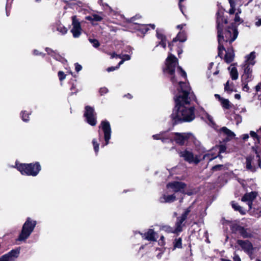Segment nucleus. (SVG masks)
I'll use <instances>...</instances> for the list:
<instances>
[{"mask_svg": "<svg viewBox=\"0 0 261 261\" xmlns=\"http://www.w3.org/2000/svg\"><path fill=\"white\" fill-rule=\"evenodd\" d=\"M177 64V59L169 53L166 60V67L164 71L171 75L172 83L177 86L178 92L174 97L175 106L171 115L174 123L191 122L195 117V108L191 105V102L195 100L196 97L188 84L178 81L175 77V71Z\"/></svg>", "mask_w": 261, "mask_h": 261, "instance_id": "nucleus-1", "label": "nucleus"}, {"mask_svg": "<svg viewBox=\"0 0 261 261\" xmlns=\"http://www.w3.org/2000/svg\"><path fill=\"white\" fill-rule=\"evenodd\" d=\"M227 23V19L223 17V12L222 10H219L217 13V24L218 30V56L222 58L223 51L225 50L224 44L229 42L230 44L234 41L238 37V32L236 27L232 26L231 28H228L223 33V29L224 24Z\"/></svg>", "mask_w": 261, "mask_h": 261, "instance_id": "nucleus-2", "label": "nucleus"}, {"mask_svg": "<svg viewBox=\"0 0 261 261\" xmlns=\"http://www.w3.org/2000/svg\"><path fill=\"white\" fill-rule=\"evenodd\" d=\"M191 133H170L168 132H163L160 134L154 135L152 138L154 140H161L163 143L172 142L173 140L180 145H184L188 139L192 138Z\"/></svg>", "mask_w": 261, "mask_h": 261, "instance_id": "nucleus-3", "label": "nucleus"}, {"mask_svg": "<svg viewBox=\"0 0 261 261\" xmlns=\"http://www.w3.org/2000/svg\"><path fill=\"white\" fill-rule=\"evenodd\" d=\"M16 166L21 174L36 176L41 170V166L38 162L30 164H16Z\"/></svg>", "mask_w": 261, "mask_h": 261, "instance_id": "nucleus-4", "label": "nucleus"}, {"mask_svg": "<svg viewBox=\"0 0 261 261\" xmlns=\"http://www.w3.org/2000/svg\"><path fill=\"white\" fill-rule=\"evenodd\" d=\"M37 222L30 218H28L23 224L21 232L20 233L18 240L20 241L26 240L33 231Z\"/></svg>", "mask_w": 261, "mask_h": 261, "instance_id": "nucleus-5", "label": "nucleus"}, {"mask_svg": "<svg viewBox=\"0 0 261 261\" xmlns=\"http://www.w3.org/2000/svg\"><path fill=\"white\" fill-rule=\"evenodd\" d=\"M179 157L189 164H198L201 161L200 154H195L189 149H185L178 151Z\"/></svg>", "mask_w": 261, "mask_h": 261, "instance_id": "nucleus-6", "label": "nucleus"}, {"mask_svg": "<svg viewBox=\"0 0 261 261\" xmlns=\"http://www.w3.org/2000/svg\"><path fill=\"white\" fill-rule=\"evenodd\" d=\"M261 169L260 157L257 152L255 155H250L246 158V169L251 172H255L257 169Z\"/></svg>", "mask_w": 261, "mask_h": 261, "instance_id": "nucleus-7", "label": "nucleus"}, {"mask_svg": "<svg viewBox=\"0 0 261 261\" xmlns=\"http://www.w3.org/2000/svg\"><path fill=\"white\" fill-rule=\"evenodd\" d=\"M99 128H101L104 135L105 143H101V147H105L109 143V141L111 137V128L109 122L107 120L102 121Z\"/></svg>", "mask_w": 261, "mask_h": 261, "instance_id": "nucleus-8", "label": "nucleus"}, {"mask_svg": "<svg viewBox=\"0 0 261 261\" xmlns=\"http://www.w3.org/2000/svg\"><path fill=\"white\" fill-rule=\"evenodd\" d=\"M84 117L86 118V122L91 126H95L96 124V114L94 111L93 108L87 106L85 107Z\"/></svg>", "mask_w": 261, "mask_h": 261, "instance_id": "nucleus-9", "label": "nucleus"}, {"mask_svg": "<svg viewBox=\"0 0 261 261\" xmlns=\"http://www.w3.org/2000/svg\"><path fill=\"white\" fill-rule=\"evenodd\" d=\"M191 211V206L186 208L180 217L177 218V220L175 224L174 232L177 233L182 230V223L186 220L188 215Z\"/></svg>", "mask_w": 261, "mask_h": 261, "instance_id": "nucleus-10", "label": "nucleus"}, {"mask_svg": "<svg viewBox=\"0 0 261 261\" xmlns=\"http://www.w3.org/2000/svg\"><path fill=\"white\" fill-rule=\"evenodd\" d=\"M167 189H171L175 193L180 192L185 193L186 184L183 182L174 181L167 184Z\"/></svg>", "mask_w": 261, "mask_h": 261, "instance_id": "nucleus-11", "label": "nucleus"}, {"mask_svg": "<svg viewBox=\"0 0 261 261\" xmlns=\"http://www.w3.org/2000/svg\"><path fill=\"white\" fill-rule=\"evenodd\" d=\"M72 28L71 32L72 33L73 36L74 38H78L81 34L82 28L81 23L76 16L72 17Z\"/></svg>", "mask_w": 261, "mask_h": 261, "instance_id": "nucleus-12", "label": "nucleus"}, {"mask_svg": "<svg viewBox=\"0 0 261 261\" xmlns=\"http://www.w3.org/2000/svg\"><path fill=\"white\" fill-rule=\"evenodd\" d=\"M20 253V249H13L0 257V261H14Z\"/></svg>", "mask_w": 261, "mask_h": 261, "instance_id": "nucleus-13", "label": "nucleus"}, {"mask_svg": "<svg viewBox=\"0 0 261 261\" xmlns=\"http://www.w3.org/2000/svg\"><path fill=\"white\" fill-rule=\"evenodd\" d=\"M237 242L245 252L248 255L252 254L253 247L252 243L249 241L238 240Z\"/></svg>", "mask_w": 261, "mask_h": 261, "instance_id": "nucleus-14", "label": "nucleus"}, {"mask_svg": "<svg viewBox=\"0 0 261 261\" xmlns=\"http://www.w3.org/2000/svg\"><path fill=\"white\" fill-rule=\"evenodd\" d=\"M257 192H251L246 193L242 198V201L246 202L248 210L252 208V202L257 196Z\"/></svg>", "mask_w": 261, "mask_h": 261, "instance_id": "nucleus-15", "label": "nucleus"}, {"mask_svg": "<svg viewBox=\"0 0 261 261\" xmlns=\"http://www.w3.org/2000/svg\"><path fill=\"white\" fill-rule=\"evenodd\" d=\"M219 132L221 135L226 137L224 141L226 142L232 139L236 136L235 134L233 132L225 126L221 128Z\"/></svg>", "mask_w": 261, "mask_h": 261, "instance_id": "nucleus-16", "label": "nucleus"}, {"mask_svg": "<svg viewBox=\"0 0 261 261\" xmlns=\"http://www.w3.org/2000/svg\"><path fill=\"white\" fill-rule=\"evenodd\" d=\"M236 230L243 238H250L253 236V232L250 229L245 228L241 226H238Z\"/></svg>", "mask_w": 261, "mask_h": 261, "instance_id": "nucleus-17", "label": "nucleus"}, {"mask_svg": "<svg viewBox=\"0 0 261 261\" xmlns=\"http://www.w3.org/2000/svg\"><path fill=\"white\" fill-rule=\"evenodd\" d=\"M253 79L252 75V69L249 67V65H245L244 68V73L242 75V81L250 82Z\"/></svg>", "mask_w": 261, "mask_h": 261, "instance_id": "nucleus-18", "label": "nucleus"}, {"mask_svg": "<svg viewBox=\"0 0 261 261\" xmlns=\"http://www.w3.org/2000/svg\"><path fill=\"white\" fill-rule=\"evenodd\" d=\"M45 50L49 55L53 57L56 60L61 62L63 63L67 62V61L62 57L56 50H53L52 49L48 47H46Z\"/></svg>", "mask_w": 261, "mask_h": 261, "instance_id": "nucleus-19", "label": "nucleus"}, {"mask_svg": "<svg viewBox=\"0 0 261 261\" xmlns=\"http://www.w3.org/2000/svg\"><path fill=\"white\" fill-rule=\"evenodd\" d=\"M144 239L150 241H156L158 238L157 234L152 230L149 229L148 231L144 234L141 233Z\"/></svg>", "mask_w": 261, "mask_h": 261, "instance_id": "nucleus-20", "label": "nucleus"}, {"mask_svg": "<svg viewBox=\"0 0 261 261\" xmlns=\"http://www.w3.org/2000/svg\"><path fill=\"white\" fill-rule=\"evenodd\" d=\"M176 200L175 194L166 195L164 194L160 198L159 201L161 203H171Z\"/></svg>", "mask_w": 261, "mask_h": 261, "instance_id": "nucleus-21", "label": "nucleus"}, {"mask_svg": "<svg viewBox=\"0 0 261 261\" xmlns=\"http://www.w3.org/2000/svg\"><path fill=\"white\" fill-rule=\"evenodd\" d=\"M187 40V38L185 33L180 32L179 33L176 37L174 38L171 43H169V47H170V49L171 51L172 50V46H173V43L177 41H179L180 42H185Z\"/></svg>", "mask_w": 261, "mask_h": 261, "instance_id": "nucleus-22", "label": "nucleus"}, {"mask_svg": "<svg viewBox=\"0 0 261 261\" xmlns=\"http://www.w3.org/2000/svg\"><path fill=\"white\" fill-rule=\"evenodd\" d=\"M156 37L158 39L160 40V42L156 45L155 47L158 46V45H161L164 48H165L166 47V37L161 33L159 30H156Z\"/></svg>", "mask_w": 261, "mask_h": 261, "instance_id": "nucleus-23", "label": "nucleus"}, {"mask_svg": "<svg viewBox=\"0 0 261 261\" xmlns=\"http://www.w3.org/2000/svg\"><path fill=\"white\" fill-rule=\"evenodd\" d=\"M226 51L224 60L226 62L229 63L233 60L234 54L232 48H228Z\"/></svg>", "mask_w": 261, "mask_h": 261, "instance_id": "nucleus-24", "label": "nucleus"}, {"mask_svg": "<svg viewBox=\"0 0 261 261\" xmlns=\"http://www.w3.org/2000/svg\"><path fill=\"white\" fill-rule=\"evenodd\" d=\"M199 113L202 119H206L210 123L214 124L213 117L208 114L202 108L200 109Z\"/></svg>", "mask_w": 261, "mask_h": 261, "instance_id": "nucleus-25", "label": "nucleus"}, {"mask_svg": "<svg viewBox=\"0 0 261 261\" xmlns=\"http://www.w3.org/2000/svg\"><path fill=\"white\" fill-rule=\"evenodd\" d=\"M228 69L230 71V75L232 80H236L238 79V72L236 67L233 65H231L230 67L228 68Z\"/></svg>", "mask_w": 261, "mask_h": 261, "instance_id": "nucleus-26", "label": "nucleus"}, {"mask_svg": "<svg viewBox=\"0 0 261 261\" xmlns=\"http://www.w3.org/2000/svg\"><path fill=\"white\" fill-rule=\"evenodd\" d=\"M255 57V52H254V51L251 52L250 54L247 55L246 57V63L245 64V65H249V66L250 65H251L252 66H253L255 63V62L254 61Z\"/></svg>", "mask_w": 261, "mask_h": 261, "instance_id": "nucleus-27", "label": "nucleus"}, {"mask_svg": "<svg viewBox=\"0 0 261 261\" xmlns=\"http://www.w3.org/2000/svg\"><path fill=\"white\" fill-rule=\"evenodd\" d=\"M231 205L232 208L236 211H238L242 215H244L246 213V211L244 208L240 206L237 203L234 202V201L231 202Z\"/></svg>", "mask_w": 261, "mask_h": 261, "instance_id": "nucleus-28", "label": "nucleus"}, {"mask_svg": "<svg viewBox=\"0 0 261 261\" xmlns=\"http://www.w3.org/2000/svg\"><path fill=\"white\" fill-rule=\"evenodd\" d=\"M237 0H229V3L230 6V9H229V13L230 14H233L234 13L236 9Z\"/></svg>", "mask_w": 261, "mask_h": 261, "instance_id": "nucleus-29", "label": "nucleus"}, {"mask_svg": "<svg viewBox=\"0 0 261 261\" xmlns=\"http://www.w3.org/2000/svg\"><path fill=\"white\" fill-rule=\"evenodd\" d=\"M174 249L182 247V239L181 238H176L173 242Z\"/></svg>", "mask_w": 261, "mask_h": 261, "instance_id": "nucleus-30", "label": "nucleus"}, {"mask_svg": "<svg viewBox=\"0 0 261 261\" xmlns=\"http://www.w3.org/2000/svg\"><path fill=\"white\" fill-rule=\"evenodd\" d=\"M221 101V105L224 109L228 110L231 108V105L228 99L223 98Z\"/></svg>", "mask_w": 261, "mask_h": 261, "instance_id": "nucleus-31", "label": "nucleus"}, {"mask_svg": "<svg viewBox=\"0 0 261 261\" xmlns=\"http://www.w3.org/2000/svg\"><path fill=\"white\" fill-rule=\"evenodd\" d=\"M57 30L63 35L66 34L68 31L67 29L62 24L58 25Z\"/></svg>", "mask_w": 261, "mask_h": 261, "instance_id": "nucleus-32", "label": "nucleus"}, {"mask_svg": "<svg viewBox=\"0 0 261 261\" xmlns=\"http://www.w3.org/2000/svg\"><path fill=\"white\" fill-rule=\"evenodd\" d=\"M250 135L251 137H252L253 138V139L254 140L255 143H259V141H260L259 137L256 132H255L254 131H250Z\"/></svg>", "mask_w": 261, "mask_h": 261, "instance_id": "nucleus-33", "label": "nucleus"}, {"mask_svg": "<svg viewBox=\"0 0 261 261\" xmlns=\"http://www.w3.org/2000/svg\"><path fill=\"white\" fill-rule=\"evenodd\" d=\"M216 158H217V156L214 155L213 154H212L211 153H206V154H205L203 156L202 158H201V160H208V161H211Z\"/></svg>", "mask_w": 261, "mask_h": 261, "instance_id": "nucleus-34", "label": "nucleus"}, {"mask_svg": "<svg viewBox=\"0 0 261 261\" xmlns=\"http://www.w3.org/2000/svg\"><path fill=\"white\" fill-rule=\"evenodd\" d=\"M227 168L223 165H217L212 167V170L213 171L218 170H225Z\"/></svg>", "mask_w": 261, "mask_h": 261, "instance_id": "nucleus-35", "label": "nucleus"}, {"mask_svg": "<svg viewBox=\"0 0 261 261\" xmlns=\"http://www.w3.org/2000/svg\"><path fill=\"white\" fill-rule=\"evenodd\" d=\"M225 91L227 92L230 93L233 91V86L229 84V81H228L225 84Z\"/></svg>", "mask_w": 261, "mask_h": 261, "instance_id": "nucleus-36", "label": "nucleus"}, {"mask_svg": "<svg viewBox=\"0 0 261 261\" xmlns=\"http://www.w3.org/2000/svg\"><path fill=\"white\" fill-rule=\"evenodd\" d=\"M92 144L94 147V150L96 153H97L99 150V144L97 142L96 139H93L92 140Z\"/></svg>", "mask_w": 261, "mask_h": 261, "instance_id": "nucleus-37", "label": "nucleus"}, {"mask_svg": "<svg viewBox=\"0 0 261 261\" xmlns=\"http://www.w3.org/2000/svg\"><path fill=\"white\" fill-rule=\"evenodd\" d=\"M21 118L24 122H28L29 120V114L27 113L25 111H22L21 113Z\"/></svg>", "mask_w": 261, "mask_h": 261, "instance_id": "nucleus-38", "label": "nucleus"}, {"mask_svg": "<svg viewBox=\"0 0 261 261\" xmlns=\"http://www.w3.org/2000/svg\"><path fill=\"white\" fill-rule=\"evenodd\" d=\"M142 27L143 28L142 29V32L143 33H146V32H147V31L149 30L148 27H150L152 29H154L155 27V25L153 24H149L148 25H142Z\"/></svg>", "mask_w": 261, "mask_h": 261, "instance_id": "nucleus-39", "label": "nucleus"}, {"mask_svg": "<svg viewBox=\"0 0 261 261\" xmlns=\"http://www.w3.org/2000/svg\"><path fill=\"white\" fill-rule=\"evenodd\" d=\"M177 72L178 74H180L181 76L186 78L187 74L186 72L181 68L180 66H177Z\"/></svg>", "mask_w": 261, "mask_h": 261, "instance_id": "nucleus-40", "label": "nucleus"}, {"mask_svg": "<svg viewBox=\"0 0 261 261\" xmlns=\"http://www.w3.org/2000/svg\"><path fill=\"white\" fill-rule=\"evenodd\" d=\"M89 41L92 44L93 46L95 48H97L100 45L98 41L96 39L90 38L89 39Z\"/></svg>", "mask_w": 261, "mask_h": 261, "instance_id": "nucleus-41", "label": "nucleus"}, {"mask_svg": "<svg viewBox=\"0 0 261 261\" xmlns=\"http://www.w3.org/2000/svg\"><path fill=\"white\" fill-rule=\"evenodd\" d=\"M92 18L93 19V21H101L103 19V16H101L100 15H98V14H93Z\"/></svg>", "mask_w": 261, "mask_h": 261, "instance_id": "nucleus-42", "label": "nucleus"}, {"mask_svg": "<svg viewBox=\"0 0 261 261\" xmlns=\"http://www.w3.org/2000/svg\"><path fill=\"white\" fill-rule=\"evenodd\" d=\"M242 89L244 91L248 92L249 90V87L248 86V83L249 82L242 81Z\"/></svg>", "mask_w": 261, "mask_h": 261, "instance_id": "nucleus-43", "label": "nucleus"}, {"mask_svg": "<svg viewBox=\"0 0 261 261\" xmlns=\"http://www.w3.org/2000/svg\"><path fill=\"white\" fill-rule=\"evenodd\" d=\"M141 18V16L139 15H136L135 16L132 17L130 20H129V22L130 23V25H132V23L135 24H139L137 22H135V20L137 19Z\"/></svg>", "mask_w": 261, "mask_h": 261, "instance_id": "nucleus-44", "label": "nucleus"}, {"mask_svg": "<svg viewBox=\"0 0 261 261\" xmlns=\"http://www.w3.org/2000/svg\"><path fill=\"white\" fill-rule=\"evenodd\" d=\"M58 75L60 81H62L66 78V74L64 72L62 71H59L58 73Z\"/></svg>", "mask_w": 261, "mask_h": 261, "instance_id": "nucleus-45", "label": "nucleus"}, {"mask_svg": "<svg viewBox=\"0 0 261 261\" xmlns=\"http://www.w3.org/2000/svg\"><path fill=\"white\" fill-rule=\"evenodd\" d=\"M234 21L236 23H237L238 24H240L243 21V20L240 17L239 15H238V13L236 14L235 17L234 18Z\"/></svg>", "mask_w": 261, "mask_h": 261, "instance_id": "nucleus-46", "label": "nucleus"}, {"mask_svg": "<svg viewBox=\"0 0 261 261\" xmlns=\"http://www.w3.org/2000/svg\"><path fill=\"white\" fill-rule=\"evenodd\" d=\"M252 0H240L239 5L240 6L242 5H244L245 6H247L249 3H250ZM238 0H237V2Z\"/></svg>", "mask_w": 261, "mask_h": 261, "instance_id": "nucleus-47", "label": "nucleus"}, {"mask_svg": "<svg viewBox=\"0 0 261 261\" xmlns=\"http://www.w3.org/2000/svg\"><path fill=\"white\" fill-rule=\"evenodd\" d=\"M219 153H224L225 152L226 147L224 145H221L218 147Z\"/></svg>", "mask_w": 261, "mask_h": 261, "instance_id": "nucleus-48", "label": "nucleus"}, {"mask_svg": "<svg viewBox=\"0 0 261 261\" xmlns=\"http://www.w3.org/2000/svg\"><path fill=\"white\" fill-rule=\"evenodd\" d=\"M108 92V89L106 87H102L99 89V93L101 95L106 94Z\"/></svg>", "mask_w": 261, "mask_h": 261, "instance_id": "nucleus-49", "label": "nucleus"}, {"mask_svg": "<svg viewBox=\"0 0 261 261\" xmlns=\"http://www.w3.org/2000/svg\"><path fill=\"white\" fill-rule=\"evenodd\" d=\"M163 229L168 232H173V233H174V229L173 228L170 227V226H164L163 227Z\"/></svg>", "mask_w": 261, "mask_h": 261, "instance_id": "nucleus-50", "label": "nucleus"}, {"mask_svg": "<svg viewBox=\"0 0 261 261\" xmlns=\"http://www.w3.org/2000/svg\"><path fill=\"white\" fill-rule=\"evenodd\" d=\"M256 21L255 22V25L257 27H259L261 26V18L257 17L256 18Z\"/></svg>", "mask_w": 261, "mask_h": 261, "instance_id": "nucleus-51", "label": "nucleus"}, {"mask_svg": "<svg viewBox=\"0 0 261 261\" xmlns=\"http://www.w3.org/2000/svg\"><path fill=\"white\" fill-rule=\"evenodd\" d=\"M122 60L123 59V61H128V60H129L130 59V56L129 55H126V54H124V55H122Z\"/></svg>", "mask_w": 261, "mask_h": 261, "instance_id": "nucleus-52", "label": "nucleus"}, {"mask_svg": "<svg viewBox=\"0 0 261 261\" xmlns=\"http://www.w3.org/2000/svg\"><path fill=\"white\" fill-rule=\"evenodd\" d=\"M82 67L81 65H80L77 63L75 64V69L76 71L79 72L80 71H81L82 70Z\"/></svg>", "mask_w": 261, "mask_h": 261, "instance_id": "nucleus-53", "label": "nucleus"}, {"mask_svg": "<svg viewBox=\"0 0 261 261\" xmlns=\"http://www.w3.org/2000/svg\"><path fill=\"white\" fill-rule=\"evenodd\" d=\"M119 68V66H116V67H110L107 68V70L108 72H111L113 71H114L116 69H117Z\"/></svg>", "mask_w": 261, "mask_h": 261, "instance_id": "nucleus-54", "label": "nucleus"}, {"mask_svg": "<svg viewBox=\"0 0 261 261\" xmlns=\"http://www.w3.org/2000/svg\"><path fill=\"white\" fill-rule=\"evenodd\" d=\"M185 0H179V3H178V6L182 14H184L183 10H182V7L183 6L181 5V3L184 2Z\"/></svg>", "mask_w": 261, "mask_h": 261, "instance_id": "nucleus-55", "label": "nucleus"}, {"mask_svg": "<svg viewBox=\"0 0 261 261\" xmlns=\"http://www.w3.org/2000/svg\"><path fill=\"white\" fill-rule=\"evenodd\" d=\"M33 54L35 55H42V56L44 55V54H42L41 52H39L38 50H37L36 49H34L33 50Z\"/></svg>", "mask_w": 261, "mask_h": 261, "instance_id": "nucleus-56", "label": "nucleus"}, {"mask_svg": "<svg viewBox=\"0 0 261 261\" xmlns=\"http://www.w3.org/2000/svg\"><path fill=\"white\" fill-rule=\"evenodd\" d=\"M249 135L246 134H243L242 135V138L244 141H245L249 138Z\"/></svg>", "mask_w": 261, "mask_h": 261, "instance_id": "nucleus-57", "label": "nucleus"}, {"mask_svg": "<svg viewBox=\"0 0 261 261\" xmlns=\"http://www.w3.org/2000/svg\"><path fill=\"white\" fill-rule=\"evenodd\" d=\"M92 17H93V14L91 16H86L85 19L86 20L90 21L92 23H93V19Z\"/></svg>", "mask_w": 261, "mask_h": 261, "instance_id": "nucleus-58", "label": "nucleus"}, {"mask_svg": "<svg viewBox=\"0 0 261 261\" xmlns=\"http://www.w3.org/2000/svg\"><path fill=\"white\" fill-rule=\"evenodd\" d=\"M236 119H238V120H237V124H238L241 121V118L239 115H237Z\"/></svg>", "mask_w": 261, "mask_h": 261, "instance_id": "nucleus-59", "label": "nucleus"}, {"mask_svg": "<svg viewBox=\"0 0 261 261\" xmlns=\"http://www.w3.org/2000/svg\"><path fill=\"white\" fill-rule=\"evenodd\" d=\"M234 98L237 99H240L241 98V95L239 94H236L234 95Z\"/></svg>", "mask_w": 261, "mask_h": 261, "instance_id": "nucleus-60", "label": "nucleus"}, {"mask_svg": "<svg viewBox=\"0 0 261 261\" xmlns=\"http://www.w3.org/2000/svg\"><path fill=\"white\" fill-rule=\"evenodd\" d=\"M185 24H179L177 26V28L179 29H182L183 28L184 26H185Z\"/></svg>", "mask_w": 261, "mask_h": 261, "instance_id": "nucleus-61", "label": "nucleus"}, {"mask_svg": "<svg viewBox=\"0 0 261 261\" xmlns=\"http://www.w3.org/2000/svg\"><path fill=\"white\" fill-rule=\"evenodd\" d=\"M98 134H99V139L100 141L101 140V137H102V134L101 132L100 131V130H98Z\"/></svg>", "mask_w": 261, "mask_h": 261, "instance_id": "nucleus-62", "label": "nucleus"}, {"mask_svg": "<svg viewBox=\"0 0 261 261\" xmlns=\"http://www.w3.org/2000/svg\"><path fill=\"white\" fill-rule=\"evenodd\" d=\"M182 53V50L181 48H178L177 50V54L178 55H180Z\"/></svg>", "mask_w": 261, "mask_h": 261, "instance_id": "nucleus-63", "label": "nucleus"}, {"mask_svg": "<svg viewBox=\"0 0 261 261\" xmlns=\"http://www.w3.org/2000/svg\"><path fill=\"white\" fill-rule=\"evenodd\" d=\"M215 96L220 100L222 99L219 94H215Z\"/></svg>", "mask_w": 261, "mask_h": 261, "instance_id": "nucleus-64", "label": "nucleus"}]
</instances>
